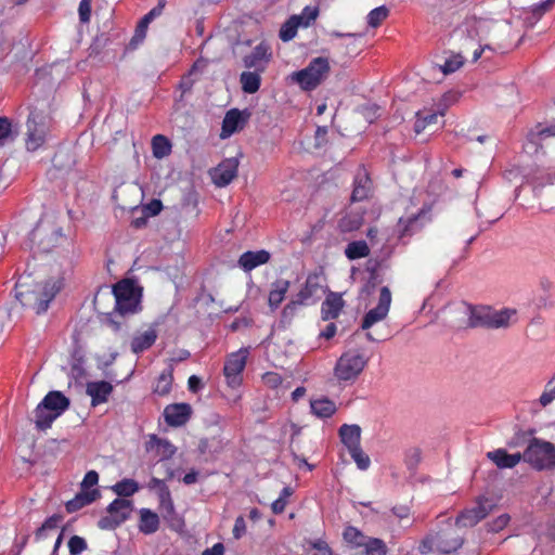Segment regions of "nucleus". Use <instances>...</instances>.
<instances>
[{
    "instance_id": "nucleus-1",
    "label": "nucleus",
    "mask_w": 555,
    "mask_h": 555,
    "mask_svg": "<svg viewBox=\"0 0 555 555\" xmlns=\"http://www.w3.org/2000/svg\"><path fill=\"white\" fill-rule=\"evenodd\" d=\"M60 291L55 281L36 282L29 274L20 276L15 284V298L36 314L46 312Z\"/></svg>"
},
{
    "instance_id": "nucleus-2",
    "label": "nucleus",
    "mask_w": 555,
    "mask_h": 555,
    "mask_svg": "<svg viewBox=\"0 0 555 555\" xmlns=\"http://www.w3.org/2000/svg\"><path fill=\"white\" fill-rule=\"evenodd\" d=\"M70 405V400L59 390L49 391L35 409V425L39 430L51 427Z\"/></svg>"
},
{
    "instance_id": "nucleus-3",
    "label": "nucleus",
    "mask_w": 555,
    "mask_h": 555,
    "mask_svg": "<svg viewBox=\"0 0 555 555\" xmlns=\"http://www.w3.org/2000/svg\"><path fill=\"white\" fill-rule=\"evenodd\" d=\"M369 357L359 350H347L336 361L334 376L340 384L351 385L362 374Z\"/></svg>"
},
{
    "instance_id": "nucleus-4",
    "label": "nucleus",
    "mask_w": 555,
    "mask_h": 555,
    "mask_svg": "<svg viewBox=\"0 0 555 555\" xmlns=\"http://www.w3.org/2000/svg\"><path fill=\"white\" fill-rule=\"evenodd\" d=\"M524 461L535 470L555 469V444L539 438L530 439L524 451Z\"/></svg>"
},
{
    "instance_id": "nucleus-5",
    "label": "nucleus",
    "mask_w": 555,
    "mask_h": 555,
    "mask_svg": "<svg viewBox=\"0 0 555 555\" xmlns=\"http://www.w3.org/2000/svg\"><path fill=\"white\" fill-rule=\"evenodd\" d=\"M330 73V63L325 57H315L309 65L289 75L293 82L299 85L305 91L314 90Z\"/></svg>"
},
{
    "instance_id": "nucleus-6",
    "label": "nucleus",
    "mask_w": 555,
    "mask_h": 555,
    "mask_svg": "<svg viewBox=\"0 0 555 555\" xmlns=\"http://www.w3.org/2000/svg\"><path fill=\"white\" fill-rule=\"evenodd\" d=\"M115 297V310L121 314L135 313L141 309V291L133 281L121 280L113 286Z\"/></svg>"
},
{
    "instance_id": "nucleus-7",
    "label": "nucleus",
    "mask_w": 555,
    "mask_h": 555,
    "mask_svg": "<svg viewBox=\"0 0 555 555\" xmlns=\"http://www.w3.org/2000/svg\"><path fill=\"white\" fill-rule=\"evenodd\" d=\"M249 351L247 348H241L230 353L224 362L223 375L227 384L231 388H237L243 382V371L246 366Z\"/></svg>"
},
{
    "instance_id": "nucleus-8",
    "label": "nucleus",
    "mask_w": 555,
    "mask_h": 555,
    "mask_svg": "<svg viewBox=\"0 0 555 555\" xmlns=\"http://www.w3.org/2000/svg\"><path fill=\"white\" fill-rule=\"evenodd\" d=\"M131 509V501L126 499H115L107 506V512L111 516L102 517L99 520V527L106 530L115 529L129 518Z\"/></svg>"
},
{
    "instance_id": "nucleus-9",
    "label": "nucleus",
    "mask_w": 555,
    "mask_h": 555,
    "mask_svg": "<svg viewBox=\"0 0 555 555\" xmlns=\"http://www.w3.org/2000/svg\"><path fill=\"white\" fill-rule=\"evenodd\" d=\"M493 508V504L487 498H479L473 507L462 511L455 519L459 527H474L485 519Z\"/></svg>"
},
{
    "instance_id": "nucleus-10",
    "label": "nucleus",
    "mask_w": 555,
    "mask_h": 555,
    "mask_svg": "<svg viewBox=\"0 0 555 555\" xmlns=\"http://www.w3.org/2000/svg\"><path fill=\"white\" fill-rule=\"evenodd\" d=\"M391 292L388 286H383L379 291L377 306L370 309L363 317L361 328L367 331L374 324L385 320L388 315L391 305Z\"/></svg>"
},
{
    "instance_id": "nucleus-11",
    "label": "nucleus",
    "mask_w": 555,
    "mask_h": 555,
    "mask_svg": "<svg viewBox=\"0 0 555 555\" xmlns=\"http://www.w3.org/2000/svg\"><path fill=\"white\" fill-rule=\"evenodd\" d=\"M237 169L238 160L235 157L227 158L210 171L211 180L217 186L224 188L237 176Z\"/></svg>"
},
{
    "instance_id": "nucleus-12",
    "label": "nucleus",
    "mask_w": 555,
    "mask_h": 555,
    "mask_svg": "<svg viewBox=\"0 0 555 555\" xmlns=\"http://www.w3.org/2000/svg\"><path fill=\"white\" fill-rule=\"evenodd\" d=\"M271 57L272 53L270 46L262 41L257 44L248 55L244 56L243 63L246 68H254L255 70L262 73L271 61Z\"/></svg>"
},
{
    "instance_id": "nucleus-13",
    "label": "nucleus",
    "mask_w": 555,
    "mask_h": 555,
    "mask_svg": "<svg viewBox=\"0 0 555 555\" xmlns=\"http://www.w3.org/2000/svg\"><path fill=\"white\" fill-rule=\"evenodd\" d=\"M48 127L43 121H38L35 115L27 119V139L26 147L28 151L38 150L46 141Z\"/></svg>"
},
{
    "instance_id": "nucleus-14",
    "label": "nucleus",
    "mask_w": 555,
    "mask_h": 555,
    "mask_svg": "<svg viewBox=\"0 0 555 555\" xmlns=\"http://www.w3.org/2000/svg\"><path fill=\"white\" fill-rule=\"evenodd\" d=\"M435 548L441 553H452L457 551L463 545V538L457 534L453 529H447L438 532L433 537Z\"/></svg>"
},
{
    "instance_id": "nucleus-15",
    "label": "nucleus",
    "mask_w": 555,
    "mask_h": 555,
    "mask_svg": "<svg viewBox=\"0 0 555 555\" xmlns=\"http://www.w3.org/2000/svg\"><path fill=\"white\" fill-rule=\"evenodd\" d=\"M192 408L189 403L169 404L164 410V417L168 425L183 426L191 417Z\"/></svg>"
},
{
    "instance_id": "nucleus-16",
    "label": "nucleus",
    "mask_w": 555,
    "mask_h": 555,
    "mask_svg": "<svg viewBox=\"0 0 555 555\" xmlns=\"http://www.w3.org/2000/svg\"><path fill=\"white\" fill-rule=\"evenodd\" d=\"M158 337L156 324H151L144 332H138L133 335L130 349L133 353L140 354L150 349Z\"/></svg>"
},
{
    "instance_id": "nucleus-17",
    "label": "nucleus",
    "mask_w": 555,
    "mask_h": 555,
    "mask_svg": "<svg viewBox=\"0 0 555 555\" xmlns=\"http://www.w3.org/2000/svg\"><path fill=\"white\" fill-rule=\"evenodd\" d=\"M248 116V114L245 115L237 108H232L227 112L222 120L221 138H229L233 133L242 130L247 121Z\"/></svg>"
},
{
    "instance_id": "nucleus-18",
    "label": "nucleus",
    "mask_w": 555,
    "mask_h": 555,
    "mask_svg": "<svg viewBox=\"0 0 555 555\" xmlns=\"http://www.w3.org/2000/svg\"><path fill=\"white\" fill-rule=\"evenodd\" d=\"M322 285L318 274H309L301 289L296 294L295 298L302 305L313 304L319 297Z\"/></svg>"
},
{
    "instance_id": "nucleus-19",
    "label": "nucleus",
    "mask_w": 555,
    "mask_h": 555,
    "mask_svg": "<svg viewBox=\"0 0 555 555\" xmlns=\"http://www.w3.org/2000/svg\"><path fill=\"white\" fill-rule=\"evenodd\" d=\"M486 456L500 469L514 468L524 460V453L516 452L509 454L502 448L489 451Z\"/></svg>"
},
{
    "instance_id": "nucleus-20",
    "label": "nucleus",
    "mask_w": 555,
    "mask_h": 555,
    "mask_svg": "<svg viewBox=\"0 0 555 555\" xmlns=\"http://www.w3.org/2000/svg\"><path fill=\"white\" fill-rule=\"evenodd\" d=\"M113 392V385L106 380L89 382L86 393L91 398V405L98 406L108 401Z\"/></svg>"
},
{
    "instance_id": "nucleus-21",
    "label": "nucleus",
    "mask_w": 555,
    "mask_h": 555,
    "mask_svg": "<svg viewBox=\"0 0 555 555\" xmlns=\"http://www.w3.org/2000/svg\"><path fill=\"white\" fill-rule=\"evenodd\" d=\"M372 192V181L364 168L358 170L353 180V190L351 193L352 202L366 199Z\"/></svg>"
},
{
    "instance_id": "nucleus-22",
    "label": "nucleus",
    "mask_w": 555,
    "mask_h": 555,
    "mask_svg": "<svg viewBox=\"0 0 555 555\" xmlns=\"http://www.w3.org/2000/svg\"><path fill=\"white\" fill-rule=\"evenodd\" d=\"M270 253L261 249L256 251H245L238 258V267L245 272H249L255 268L267 263L270 260Z\"/></svg>"
},
{
    "instance_id": "nucleus-23",
    "label": "nucleus",
    "mask_w": 555,
    "mask_h": 555,
    "mask_svg": "<svg viewBox=\"0 0 555 555\" xmlns=\"http://www.w3.org/2000/svg\"><path fill=\"white\" fill-rule=\"evenodd\" d=\"M289 286V281L285 279H278L271 283L268 295V305L271 311H275L280 307L282 301L285 299Z\"/></svg>"
},
{
    "instance_id": "nucleus-24",
    "label": "nucleus",
    "mask_w": 555,
    "mask_h": 555,
    "mask_svg": "<svg viewBox=\"0 0 555 555\" xmlns=\"http://www.w3.org/2000/svg\"><path fill=\"white\" fill-rule=\"evenodd\" d=\"M424 216L422 214L412 215L406 218H400L398 222V233L399 238L404 240L406 237H411L413 234L421 231L424 227L422 219Z\"/></svg>"
},
{
    "instance_id": "nucleus-25",
    "label": "nucleus",
    "mask_w": 555,
    "mask_h": 555,
    "mask_svg": "<svg viewBox=\"0 0 555 555\" xmlns=\"http://www.w3.org/2000/svg\"><path fill=\"white\" fill-rule=\"evenodd\" d=\"M344 300L340 295L336 293H331L325 300L322 302L321 307V315L324 321H330L336 319L343 307Z\"/></svg>"
},
{
    "instance_id": "nucleus-26",
    "label": "nucleus",
    "mask_w": 555,
    "mask_h": 555,
    "mask_svg": "<svg viewBox=\"0 0 555 555\" xmlns=\"http://www.w3.org/2000/svg\"><path fill=\"white\" fill-rule=\"evenodd\" d=\"M338 436L347 450L360 446L361 427L357 424H344L338 429Z\"/></svg>"
},
{
    "instance_id": "nucleus-27",
    "label": "nucleus",
    "mask_w": 555,
    "mask_h": 555,
    "mask_svg": "<svg viewBox=\"0 0 555 555\" xmlns=\"http://www.w3.org/2000/svg\"><path fill=\"white\" fill-rule=\"evenodd\" d=\"M100 493L96 489L81 490L75 495L74 499L66 503V511L68 513H75L80 508L91 504L99 498Z\"/></svg>"
},
{
    "instance_id": "nucleus-28",
    "label": "nucleus",
    "mask_w": 555,
    "mask_h": 555,
    "mask_svg": "<svg viewBox=\"0 0 555 555\" xmlns=\"http://www.w3.org/2000/svg\"><path fill=\"white\" fill-rule=\"evenodd\" d=\"M310 409L311 413L319 418H328L337 411L336 403L326 397L311 400Z\"/></svg>"
},
{
    "instance_id": "nucleus-29",
    "label": "nucleus",
    "mask_w": 555,
    "mask_h": 555,
    "mask_svg": "<svg viewBox=\"0 0 555 555\" xmlns=\"http://www.w3.org/2000/svg\"><path fill=\"white\" fill-rule=\"evenodd\" d=\"M159 528V517L149 508L140 509L139 530L144 534H152Z\"/></svg>"
},
{
    "instance_id": "nucleus-30",
    "label": "nucleus",
    "mask_w": 555,
    "mask_h": 555,
    "mask_svg": "<svg viewBox=\"0 0 555 555\" xmlns=\"http://www.w3.org/2000/svg\"><path fill=\"white\" fill-rule=\"evenodd\" d=\"M516 314L514 309L494 310L490 308L488 328L507 327Z\"/></svg>"
},
{
    "instance_id": "nucleus-31",
    "label": "nucleus",
    "mask_w": 555,
    "mask_h": 555,
    "mask_svg": "<svg viewBox=\"0 0 555 555\" xmlns=\"http://www.w3.org/2000/svg\"><path fill=\"white\" fill-rule=\"evenodd\" d=\"M490 307H469L467 325L469 327H487L489 323Z\"/></svg>"
},
{
    "instance_id": "nucleus-32",
    "label": "nucleus",
    "mask_w": 555,
    "mask_h": 555,
    "mask_svg": "<svg viewBox=\"0 0 555 555\" xmlns=\"http://www.w3.org/2000/svg\"><path fill=\"white\" fill-rule=\"evenodd\" d=\"M444 115V108L438 109L436 112L429 111H420L416 113V120L414 124V131L416 133H421L425 130V128L429 125L436 124L439 116Z\"/></svg>"
},
{
    "instance_id": "nucleus-33",
    "label": "nucleus",
    "mask_w": 555,
    "mask_h": 555,
    "mask_svg": "<svg viewBox=\"0 0 555 555\" xmlns=\"http://www.w3.org/2000/svg\"><path fill=\"white\" fill-rule=\"evenodd\" d=\"M157 449L162 460L170 459L177 451L176 447L167 439H160L156 435L150 437L147 450Z\"/></svg>"
},
{
    "instance_id": "nucleus-34",
    "label": "nucleus",
    "mask_w": 555,
    "mask_h": 555,
    "mask_svg": "<svg viewBox=\"0 0 555 555\" xmlns=\"http://www.w3.org/2000/svg\"><path fill=\"white\" fill-rule=\"evenodd\" d=\"M260 73L261 72H257V70H255V72H243L240 75V82H241V86H242V90L245 93L254 94V93H256L259 90L260 85H261Z\"/></svg>"
},
{
    "instance_id": "nucleus-35",
    "label": "nucleus",
    "mask_w": 555,
    "mask_h": 555,
    "mask_svg": "<svg viewBox=\"0 0 555 555\" xmlns=\"http://www.w3.org/2000/svg\"><path fill=\"white\" fill-rule=\"evenodd\" d=\"M551 137H555V124L550 126H542L541 124H538L528 132L527 139L530 143L535 145V149H538L541 141Z\"/></svg>"
},
{
    "instance_id": "nucleus-36",
    "label": "nucleus",
    "mask_w": 555,
    "mask_h": 555,
    "mask_svg": "<svg viewBox=\"0 0 555 555\" xmlns=\"http://www.w3.org/2000/svg\"><path fill=\"white\" fill-rule=\"evenodd\" d=\"M172 145L169 139L163 134H156L152 139L153 156L157 159L165 158L171 154Z\"/></svg>"
},
{
    "instance_id": "nucleus-37",
    "label": "nucleus",
    "mask_w": 555,
    "mask_h": 555,
    "mask_svg": "<svg viewBox=\"0 0 555 555\" xmlns=\"http://www.w3.org/2000/svg\"><path fill=\"white\" fill-rule=\"evenodd\" d=\"M166 0H158V3L155 8H153L147 14H145L142 20L139 22L135 29V37L143 38L145 36V30L149 24L157 16H159L166 5Z\"/></svg>"
},
{
    "instance_id": "nucleus-38",
    "label": "nucleus",
    "mask_w": 555,
    "mask_h": 555,
    "mask_svg": "<svg viewBox=\"0 0 555 555\" xmlns=\"http://www.w3.org/2000/svg\"><path fill=\"white\" fill-rule=\"evenodd\" d=\"M345 255L349 260L367 257L370 247L363 240L350 242L345 248Z\"/></svg>"
},
{
    "instance_id": "nucleus-39",
    "label": "nucleus",
    "mask_w": 555,
    "mask_h": 555,
    "mask_svg": "<svg viewBox=\"0 0 555 555\" xmlns=\"http://www.w3.org/2000/svg\"><path fill=\"white\" fill-rule=\"evenodd\" d=\"M302 16L294 15L287 20L280 29V39L284 42L291 41L297 35V29L301 25Z\"/></svg>"
},
{
    "instance_id": "nucleus-40",
    "label": "nucleus",
    "mask_w": 555,
    "mask_h": 555,
    "mask_svg": "<svg viewBox=\"0 0 555 555\" xmlns=\"http://www.w3.org/2000/svg\"><path fill=\"white\" fill-rule=\"evenodd\" d=\"M172 382V369L169 367L168 370L162 372L160 375L158 376L156 384L153 388V392L162 397L168 395L171 390Z\"/></svg>"
},
{
    "instance_id": "nucleus-41",
    "label": "nucleus",
    "mask_w": 555,
    "mask_h": 555,
    "mask_svg": "<svg viewBox=\"0 0 555 555\" xmlns=\"http://www.w3.org/2000/svg\"><path fill=\"white\" fill-rule=\"evenodd\" d=\"M139 489V483L131 478H124L112 487L113 492L118 496H131L137 493Z\"/></svg>"
},
{
    "instance_id": "nucleus-42",
    "label": "nucleus",
    "mask_w": 555,
    "mask_h": 555,
    "mask_svg": "<svg viewBox=\"0 0 555 555\" xmlns=\"http://www.w3.org/2000/svg\"><path fill=\"white\" fill-rule=\"evenodd\" d=\"M343 538L352 547L363 546L366 540L364 533L353 526H348L345 528Z\"/></svg>"
},
{
    "instance_id": "nucleus-43",
    "label": "nucleus",
    "mask_w": 555,
    "mask_h": 555,
    "mask_svg": "<svg viewBox=\"0 0 555 555\" xmlns=\"http://www.w3.org/2000/svg\"><path fill=\"white\" fill-rule=\"evenodd\" d=\"M389 15V9L386 5H380L373 9L366 16V21L369 26L376 28L378 27L383 21H385Z\"/></svg>"
},
{
    "instance_id": "nucleus-44",
    "label": "nucleus",
    "mask_w": 555,
    "mask_h": 555,
    "mask_svg": "<svg viewBox=\"0 0 555 555\" xmlns=\"http://www.w3.org/2000/svg\"><path fill=\"white\" fill-rule=\"evenodd\" d=\"M365 555H386L387 546L385 542L377 538H366L363 544Z\"/></svg>"
},
{
    "instance_id": "nucleus-45",
    "label": "nucleus",
    "mask_w": 555,
    "mask_h": 555,
    "mask_svg": "<svg viewBox=\"0 0 555 555\" xmlns=\"http://www.w3.org/2000/svg\"><path fill=\"white\" fill-rule=\"evenodd\" d=\"M348 451L360 470H366L370 467L371 460L369 455L362 450L361 446L351 448Z\"/></svg>"
},
{
    "instance_id": "nucleus-46",
    "label": "nucleus",
    "mask_w": 555,
    "mask_h": 555,
    "mask_svg": "<svg viewBox=\"0 0 555 555\" xmlns=\"http://www.w3.org/2000/svg\"><path fill=\"white\" fill-rule=\"evenodd\" d=\"M63 517L61 515H57V514H54L50 517H48L44 522L41 525V527H39L36 531V538L38 540L40 539H43L46 538V532L48 530H54L56 529L61 521H62Z\"/></svg>"
},
{
    "instance_id": "nucleus-47",
    "label": "nucleus",
    "mask_w": 555,
    "mask_h": 555,
    "mask_svg": "<svg viewBox=\"0 0 555 555\" xmlns=\"http://www.w3.org/2000/svg\"><path fill=\"white\" fill-rule=\"evenodd\" d=\"M464 64V57L461 54H453L446 60V62L440 65V70L444 75L452 74L460 69Z\"/></svg>"
},
{
    "instance_id": "nucleus-48",
    "label": "nucleus",
    "mask_w": 555,
    "mask_h": 555,
    "mask_svg": "<svg viewBox=\"0 0 555 555\" xmlns=\"http://www.w3.org/2000/svg\"><path fill=\"white\" fill-rule=\"evenodd\" d=\"M304 306L297 298H293L282 310L281 322L289 324L297 313L299 307Z\"/></svg>"
},
{
    "instance_id": "nucleus-49",
    "label": "nucleus",
    "mask_w": 555,
    "mask_h": 555,
    "mask_svg": "<svg viewBox=\"0 0 555 555\" xmlns=\"http://www.w3.org/2000/svg\"><path fill=\"white\" fill-rule=\"evenodd\" d=\"M362 225V218L359 216H345L339 221V230L341 232H352Z\"/></svg>"
},
{
    "instance_id": "nucleus-50",
    "label": "nucleus",
    "mask_w": 555,
    "mask_h": 555,
    "mask_svg": "<svg viewBox=\"0 0 555 555\" xmlns=\"http://www.w3.org/2000/svg\"><path fill=\"white\" fill-rule=\"evenodd\" d=\"M12 124L7 117H0V146H3L9 140H13Z\"/></svg>"
},
{
    "instance_id": "nucleus-51",
    "label": "nucleus",
    "mask_w": 555,
    "mask_h": 555,
    "mask_svg": "<svg viewBox=\"0 0 555 555\" xmlns=\"http://www.w3.org/2000/svg\"><path fill=\"white\" fill-rule=\"evenodd\" d=\"M422 459V452L418 448H411L405 452L404 462L409 469H415Z\"/></svg>"
},
{
    "instance_id": "nucleus-52",
    "label": "nucleus",
    "mask_w": 555,
    "mask_h": 555,
    "mask_svg": "<svg viewBox=\"0 0 555 555\" xmlns=\"http://www.w3.org/2000/svg\"><path fill=\"white\" fill-rule=\"evenodd\" d=\"M68 548L72 555H79L87 548V542L79 535H73L68 541Z\"/></svg>"
},
{
    "instance_id": "nucleus-53",
    "label": "nucleus",
    "mask_w": 555,
    "mask_h": 555,
    "mask_svg": "<svg viewBox=\"0 0 555 555\" xmlns=\"http://www.w3.org/2000/svg\"><path fill=\"white\" fill-rule=\"evenodd\" d=\"M553 400H555V379L547 383L539 399L542 406H547Z\"/></svg>"
},
{
    "instance_id": "nucleus-54",
    "label": "nucleus",
    "mask_w": 555,
    "mask_h": 555,
    "mask_svg": "<svg viewBox=\"0 0 555 555\" xmlns=\"http://www.w3.org/2000/svg\"><path fill=\"white\" fill-rule=\"evenodd\" d=\"M511 517L508 514H502L488 524L489 531L499 532L503 530L509 522Z\"/></svg>"
},
{
    "instance_id": "nucleus-55",
    "label": "nucleus",
    "mask_w": 555,
    "mask_h": 555,
    "mask_svg": "<svg viewBox=\"0 0 555 555\" xmlns=\"http://www.w3.org/2000/svg\"><path fill=\"white\" fill-rule=\"evenodd\" d=\"M159 503L160 507L167 512V514H173L175 513V505L171 498L170 490L167 491L163 489V493H159Z\"/></svg>"
},
{
    "instance_id": "nucleus-56",
    "label": "nucleus",
    "mask_w": 555,
    "mask_h": 555,
    "mask_svg": "<svg viewBox=\"0 0 555 555\" xmlns=\"http://www.w3.org/2000/svg\"><path fill=\"white\" fill-rule=\"evenodd\" d=\"M262 382L269 388L275 389L281 386L283 379L282 376L276 372H267L262 375Z\"/></svg>"
},
{
    "instance_id": "nucleus-57",
    "label": "nucleus",
    "mask_w": 555,
    "mask_h": 555,
    "mask_svg": "<svg viewBox=\"0 0 555 555\" xmlns=\"http://www.w3.org/2000/svg\"><path fill=\"white\" fill-rule=\"evenodd\" d=\"M78 14L81 23H89L91 16V0H80Z\"/></svg>"
},
{
    "instance_id": "nucleus-58",
    "label": "nucleus",
    "mask_w": 555,
    "mask_h": 555,
    "mask_svg": "<svg viewBox=\"0 0 555 555\" xmlns=\"http://www.w3.org/2000/svg\"><path fill=\"white\" fill-rule=\"evenodd\" d=\"M319 10L317 8L306 7L299 16H302L301 25L308 27L311 22L318 17Z\"/></svg>"
},
{
    "instance_id": "nucleus-59",
    "label": "nucleus",
    "mask_w": 555,
    "mask_h": 555,
    "mask_svg": "<svg viewBox=\"0 0 555 555\" xmlns=\"http://www.w3.org/2000/svg\"><path fill=\"white\" fill-rule=\"evenodd\" d=\"M99 482V474L95 470H89L81 482L82 490H90Z\"/></svg>"
},
{
    "instance_id": "nucleus-60",
    "label": "nucleus",
    "mask_w": 555,
    "mask_h": 555,
    "mask_svg": "<svg viewBox=\"0 0 555 555\" xmlns=\"http://www.w3.org/2000/svg\"><path fill=\"white\" fill-rule=\"evenodd\" d=\"M232 533L236 540L241 539L246 533V522L243 516H238L235 519Z\"/></svg>"
},
{
    "instance_id": "nucleus-61",
    "label": "nucleus",
    "mask_w": 555,
    "mask_h": 555,
    "mask_svg": "<svg viewBox=\"0 0 555 555\" xmlns=\"http://www.w3.org/2000/svg\"><path fill=\"white\" fill-rule=\"evenodd\" d=\"M147 487L151 490H156L158 495H159V493H163V489L166 491L169 489L164 480L156 478V477L151 478Z\"/></svg>"
},
{
    "instance_id": "nucleus-62",
    "label": "nucleus",
    "mask_w": 555,
    "mask_h": 555,
    "mask_svg": "<svg viewBox=\"0 0 555 555\" xmlns=\"http://www.w3.org/2000/svg\"><path fill=\"white\" fill-rule=\"evenodd\" d=\"M188 387L191 392H198L203 387L202 379L196 375H191L188 380Z\"/></svg>"
},
{
    "instance_id": "nucleus-63",
    "label": "nucleus",
    "mask_w": 555,
    "mask_h": 555,
    "mask_svg": "<svg viewBox=\"0 0 555 555\" xmlns=\"http://www.w3.org/2000/svg\"><path fill=\"white\" fill-rule=\"evenodd\" d=\"M391 512L400 520L401 519H405V518H408L410 516V507L406 506V505L393 506Z\"/></svg>"
},
{
    "instance_id": "nucleus-64",
    "label": "nucleus",
    "mask_w": 555,
    "mask_h": 555,
    "mask_svg": "<svg viewBox=\"0 0 555 555\" xmlns=\"http://www.w3.org/2000/svg\"><path fill=\"white\" fill-rule=\"evenodd\" d=\"M224 545L220 542L214 544L211 547L206 548L202 555H224Z\"/></svg>"
}]
</instances>
